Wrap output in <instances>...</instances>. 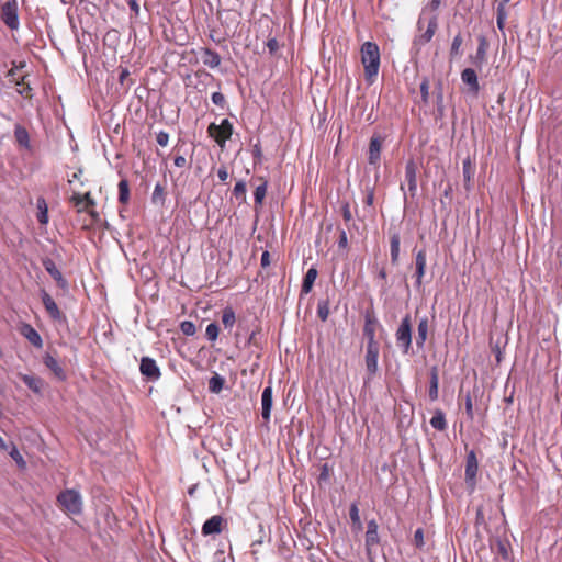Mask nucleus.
<instances>
[{
    "instance_id": "obj_1",
    "label": "nucleus",
    "mask_w": 562,
    "mask_h": 562,
    "mask_svg": "<svg viewBox=\"0 0 562 562\" xmlns=\"http://www.w3.org/2000/svg\"><path fill=\"white\" fill-rule=\"evenodd\" d=\"M440 2H431L429 5H426L418 19L417 29L419 34H417L414 38L413 46L417 50H419L424 45L429 43L437 29H438V7Z\"/></svg>"
},
{
    "instance_id": "obj_2",
    "label": "nucleus",
    "mask_w": 562,
    "mask_h": 562,
    "mask_svg": "<svg viewBox=\"0 0 562 562\" xmlns=\"http://www.w3.org/2000/svg\"><path fill=\"white\" fill-rule=\"evenodd\" d=\"M361 64L364 69V79L373 83L380 69V48L374 42H364L360 48Z\"/></svg>"
},
{
    "instance_id": "obj_3",
    "label": "nucleus",
    "mask_w": 562,
    "mask_h": 562,
    "mask_svg": "<svg viewBox=\"0 0 562 562\" xmlns=\"http://www.w3.org/2000/svg\"><path fill=\"white\" fill-rule=\"evenodd\" d=\"M57 503L67 515H80L82 513V496L74 488L61 491L57 496Z\"/></svg>"
},
{
    "instance_id": "obj_4",
    "label": "nucleus",
    "mask_w": 562,
    "mask_h": 562,
    "mask_svg": "<svg viewBox=\"0 0 562 562\" xmlns=\"http://www.w3.org/2000/svg\"><path fill=\"white\" fill-rule=\"evenodd\" d=\"M395 339L402 352L407 355L412 349V317L409 314H406L403 317L398 328L396 329Z\"/></svg>"
},
{
    "instance_id": "obj_5",
    "label": "nucleus",
    "mask_w": 562,
    "mask_h": 562,
    "mask_svg": "<svg viewBox=\"0 0 562 562\" xmlns=\"http://www.w3.org/2000/svg\"><path fill=\"white\" fill-rule=\"evenodd\" d=\"M69 201L76 207L78 213L87 212L92 218H97L99 216L95 211L97 202L91 192H86L83 194L75 192L70 196Z\"/></svg>"
},
{
    "instance_id": "obj_6",
    "label": "nucleus",
    "mask_w": 562,
    "mask_h": 562,
    "mask_svg": "<svg viewBox=\"0 0 562 562\" xmlns=\"http://www.w3.org/2000/svg\"><path fill=\"white\" fill-rule=\"evenodd\" d=\"M207 134L218 146L223 147L233 134V124L228 119L222 120L221 124L211 123L207 127Z\"/></svg>"
},
{
    "instance_id": "obj_7",
    "label": "nucleus",
    "mask_w": 562,
    "mask_h": 562,
    "mask_svg": "<svg viewBox=\"0 0 562 562\" xmlns=\"http://www.w3.org/2000/svg\"><path fill=\"white\" fill-rule=\"evenodd\" d=\"M0 18L8 27L11 30H18L20 25L18 2H4L1 7Z\"/></svg>"
},
{
    "instance_id": "obj_8",
    "label": "nucleus",
    "mask_w": 562,
    "mask_h": 562,
    "mask_svg": "<svg viewBox=\"0 0 562 562\" xmlns=\"http://www.w3.org/2000/svg\"><path fill=\"white\" fill-rule=\"evenodd\" d=\"M380 353V344H367L366 346V369L370 378L378 372V359Z\"/></svg>"
},
{
    "instance_id": "obj_9",
    "label": "nucleus",
    "mask_w": 562,
    "mask_h": 562,
    "mask_svg": "<svg viewBox=\"0 0 562 562\" xmlns=\"http://www.w3.org/2000/svg\"><path fill=\"white\" fill-rule=\"evenodd\" d=\"M41 299L46 313L53 321H66V316L61 313L54 299L45 290H41Z\"/></svg>"
},
{
    "instance_id": "obj_10",
    "label": "nucleus",
    "mask_w": 562,
    "mask_h": 562,
    "mask_svg": "<svg viewBox=\"0 0 562 562\" xmlns=\"http://www.w3.org/2000/svg\"><path fill=\"white\" fill-rule=\"evenodd\" d=\"M417 170L418 167L416 161L414 159L407 160L405 165V181L412 199H414L417 193Z\"/></svg>"
},
{
    "instance_id": "obj_11",
    "label": "nucleus",
    "mask_w": 562,
    "mask_h": 562,
    "mask_svg": "<svg viewBox=\"0 0 562 562\" xmlns=\"http://www.w3.org/2000/svg\"><path fill=\"white\" fill-rule=\"evenodd\" d=\"M379 323L372 312H367L364 316L363 335L367 338V344H379L376 340V329Z\"/></svg>"
},
{
    "instance_id": "obj_12",
    "label": "nucleus",
    "mask_w": 562,
    "mask_h": 562,
    "mask_svg": "<svg viewBox=\"0 0 562 562\" xmlns=\"http://www.w3.org/2000/svg\"><path fill=\"white\" fill-rule=\"evenodd\" d=\"M139 371L143 375L151 381H156L160 378V369L156 361L149 357H143L140 359Z\"/></svg>"
},
{
    "instance_id": "obj_13",
    "label": "nucleus",
    "mask_w": 562,
    "mask_h": 562,
    "mask_svg": "<svg viewBox=\"0 0 562 562\" xmlns=\"http://www.w3.org/2000/svg\"><path fill=\"white\" fill-rule=\"evenodd\" d=\"M378 529L379 526L374 519L368 521L366 532V550L369 555L371 554V550L380 543Z\"/></svg>"
},
{
    "instance_id": "obj_14",
    "label": "nucleus",
    "mask_w": 562,
    "mask_h": 562,
    "mask_svg": "<svg viewBox=\"0 0 562 562\" xmlns=\"http://www.w3.org/2000/svg\"><path fill=\"white\" fill-rule=\"evenodd\" d=\"M225 524L226 521L221 515H214L203 524L202 535L210 536L221 533Z\"/></svg>"
},
{
    "instance_id": "obj_15",
    "label": "nucleus",
    "mask_w": 562,
    "mask_h": 562,
    "mask_svg": "<svg viewBox=\"0 0 562 562\" xmlns=\"http://www.w3.org/2000/svg\"><path fill=\"white\" fill-rule=\"evenodd\" d=\"M427 266V255L425 249H420L417 251L415 256V277H416V288H420L423 284V279L426 273Z\"/></svg>"
},
{
    "instance_id": "obj_16",
    "label": "nucleus",
    "mask_w": 562,
    "mask_h": 562,
    "mask_svg": "<svg viewBox=\"0 0 562 562\" xmlns=\"http://www.w3.org/2000/svg\"><path fill=\"white\" fill-rule=\"evenodd\" d=\"M43 266H44L45 270L49 273V276L57 282L58 286L63 290H67L68 282L63 277V273L56 267L55 262L52 259L47 258V259L43 260Z\"/></svg>"
},
{
    "instance_id": "obj_17",
    "label": "nucleus",
    "mask_w": 562,
    "mask_h": 562,
    "mask_svg": "<svg viewBox=\"0 0 562 562\" xmlns=\"http://www.w3.org/2000/svg\"><path fill=\"white\" fill-rule=\"evenodd\" d=\"M217 18L227 29L235 27L239 24L240 13L237 10H217Z\"/></svg>"
},
{
    "instance_id": "obj_18",
    "label": "nucleus",
    "mask_w": 562,
    "mask_h": 562,
    "mask_svg": "<svg viewBox=\"0 0 562 562\" xmlns=\"http://www.w3.org/2000/svg\"><path fill=\"white\" fill-rule=\"evenodd\" d=\"M272 409V387L266 386L261 394V416L265 423L270 422Z\"/></svg>"
},
{
    "instance_id": "obj_19",
    "label": "nucleus",
    "mask_w": 562,
    "mask_h": 562,
    "mask_svg": "<svg viewBox=\"0 0 562 562\" xmlns=\"http://www.w3.org/2000/svg\"><path fill=\"white\" fill-rule=\"evenodd\" d=\"M200 57L202 63L210 67V68H216L221 64V56L215 50L207 48V47H201L199 50Z\"/></svg>"
},
{
    "instance_id": "obj_20",
    "label": "nucleus",
    "mask_w": 562,
    "mask_h": 562,
    "mask_svg": "<svg viewBox=\"0 0 562 562\" xmlns=\"http://www.w3.org/2000/svg\"><path fill=\"white\" fill-rule=\"evenodd\" d=\"M43 362L59 381H65L67 379L64 368L55 357L47 353L43 358Z\"/></svg>"
},
{
    "instance_id": "obj_21",
    "label": "nucleus",
    "mask_w": 562,
    "mask_h": 562,
    "mask_svg": "<svg viewBox=\"0 0 562 562\" xmlns=\"http://www.w3.org/2000/svg\"><path fill=\"white\" fill-rule=\"evenodd\" d=\"M382 137L380 135H373L370 139L369 144V164L376 165L380 160L381 148H382Z\"/></svg>"
},
{
    "instance_id": "obj_22",
    "label": "nucleus",
    "mask_w": 562,
    "mask_h": 562,
    "mask_svg": "<svg viewBox=\"0 0 562 562\" xmlns=\"http://www.w3.org/2000/svg\"><path fill=\"white\" fill-rule=\"evenodd\" d=\"M429 333V321L427 316L419 319L417 326L416 345L418 348H424L425 342L428 338Z\"/></svg>"
},
{
    "instance_id": "obj_23",
    "label": "nucleus",
    "mask_w": 562,
    "mask_h": 562,
    "mask_svg": "<svg viewBox=\"0 0 562 562\" xmlns=\"http://www.w3.org/2000/svg\"><path fill=\"white\" fill-rule=\"evenodd\" d=\"M477 459L474 451H470L467 456V463H465V480L467 481H473L476 477L477 474Z\"/></svg>"
},
{
    "instance_id": "obj_24",
    "label": "nucleus",
    "mask_w": 562,
    "mask_h": 562,
    "mask_svg": "<svg viewBox=\"0 0 562 562\" xmlns=\"http://www.w3.org/2000/svg\"><path fill=\"white\" fill-rule=\"evenodd\" d=\"M462 81L470 87V90L477 93L480 90L476 71L472 68H465L461 72Z\"/></svg>"
},
{
    "instance_id": "obj_25",
    "label": "nucleus",
    "mask_w": 562,
    "mask_h": 562,
    "mask_svg": "<svg viewBox=\"0 0 562 562\" xmlns=\"http://www.w3.org/2000/svg\"><path fill=\"white\" fill-rule=\"evenodd\" d=\"M259 184L256 186L254 191L255 205L261 206L267 194L268 181L263 177H258Z\"/></svg>"
},
{
    "instance_id": "obj_26",
    "label": "nucleus",
    "mask_w": 562,
    "mask_h": 562,
    "mask_svg": "<svg viewBox=\"0 0 562 562\" xmlns=\"http://www.w3.org/2000/svg\"><path fill=\"white\" fill-rule=\"evenodd\" d=\"M400 251H401V236L398 233H393L390 237V254H391V261L393 265L398 263Z\"/></svg>"
},
{
    "instance_id": "obj_27",
    "label": "nucleus",
    "mask_w": 562,
    "mask_h": 562,
    "mask_svg": "<svg viewBox=\"0 0 562 562\" xmlns=\"http://www.w3.org/2000/svg\"><path fill=\"white\" fill-rule=\"evenodd\" d=\"M20 378L24 384L34 393H41L44 385V382L41 378L31 374H20Z\"/></svg>"
},
{
    "instance_id": "obj_28",
    "label": "nucleus",
    "mask_w": 562,
    "mask_h": 562,
    "mask_svg": "<svg viewBox=\"0 0 562 562\" xmlns=\"http://www.w3.org/2000/svg\"><path fill=\"white\" fill-rule=\"evenodd\" d=\"M21 333L33 346L42 347L43 340L40 334L30 324H25Z\"/></svg>"
},
{
    "instance_id": "obj_29",
    "label": "nucleus",
    "mask_w": 562,
    "mask_h": 562,
    "mask_svg": "<svg viewBox=\"0 0 562 562\" xmlns=\"http://www.w3.org/2000/svg\"><path fill=\"white\" fill-rule=\"evenodd\" d=\"M317 274H318L317 269L314 267H312L307 270V272L304 276L303 283H302V289H301L302 294H308L312 291V288L317 278Z\"/></svg>"
},
{
    "instance_id": "obj_30",
    "label": "nucleus",
    "mask_w": 562,
    "mask_h": 562,
    "mask_svg": "<svg viewBox=\"0 0 562 562\" xmlns=\"http://www.w3.org/2000/svg\"><path fill=\"white\" fill-rule=\"evenodd\" d=\"M36 207H37V221L42 225H46L48 223V206L46 203V200L43 196L37 198L36 201Z\"/></svg>"
},
{
    "instance_id": "obj_31",
    "label": "nucleus",
    "mask_w": 562,
    "mask_h": 562,
    "mask_svg": "<svg viewBox=\"0 0 562 562\" xmlns=\"http://www.w3.org/2000/svg\"><path fill=\"white\" fill-rule=\"evenodd\" d=\"M438 387H439L438 370L436 367H432L431 371H430V384H429V390H428V395L431 401H436L438 398Z\"/></svg>"
},
{
    "instance_id": "obj_32",
    "label": "nucleus",
    "mask_w": 562,
    "mask_h": 562,
    "mask_svg": "<svg viewBox=\"0 0 562 562\" xmlns=\"http://www.w3.org/2000/svg\"><path fill=\"white\" fill-rule=\"evenodd\" d=\"M430 425L432 428L439 431H443L447 429L446 416L441 409H436L434 412V416L430 419Z\"/></svg>"
},
{
    "instance_id": "obj_33",
    "label": "nucleus",
    "mask_w": 562,
    "mask_h": 562,
    "mask_svg": "<svg viewBox=\"0 0 562 562\" xmlns=\"http://www.w3.org/2000/svg\"><path fill=\"white\" fill-rule=\"evenodd\" d=\"M119 202L127 204L130 202V183L127 179H121L119 182Z\"/></svg>"
},
{
    "instance_id": "obj_34",
    "label": "nucleus",
    "mask_w": 562,
    "mask_h": 562,
    "mask_svg": "<svg viewBox=\"0 0 562 562\" xmlns=\"http://www.w3.org/2000/svg\"><path fill=\"white\" fill-rule=\"evenodd\" d=\"M225 384V379L217 373L209 380V391L214 394H218Z\"/></svg>"
},
{
    "instance_id": "obj_35",
    "label": "nucleus",
    "mask_w": 562,
    "mask_h": 562,
    "mask_svg": "<svg viewBox=\"0 0 562 562\" xmlns=\"http://www.w3.org/2000/svg\"><path fill=\"white\" fill-rule=\"evenodd\" d=\"M14 136H15V139L16 142L24 146V147H29V143H30V136H29V133L27 131L21 126V125H18L14 130Z\"/></svg>"
},
{
    "instance_id": "obj_36",
    "label": "nucleus",
    "mask_w": 562,
    "mask_h": 562,
    "mask_svg": "<svg viewBox=\"0 0 562 562\" xmlns=\"http://www.w3.org/2000/svg\"><path fill=\"white\" fill-rule=\"evenodd\" d=\"M349 516L352 521L353 529L360 531L362 529V522L359 515V508L357 504H351L349 509Z\"/></svg>"
},
{
    "instance_id": "obj_37",
    "label": "nucleus",
    "mask_w": 562,
    "mask_h": 562,
    "mask_svg": "<svg viewBox=\"0 0 562 562\" xmlns=\"http://www.w3.org/2000/svg\"><path fill=\"white\" fill-rule=\"evenodd\" d=\"M317 316L323 321L326 322L329 316V300L328 299H322L317 303Z\"/></svg>"
},
{
    "instance_id": "obj_38",
    "label": "nucleus",
    "mask_w": 562,
    "mask_h": 562,
    "mask_svg": "<svg viewBox=\"0 0 562 562\" xmlns=\"http://www.w3.org/2000/svg\"><path fill=\"white\" fill-rule=\"evenodd\" d=\"M236 322L235 312L232 307H225L222 315V323L225 328H232Z\"/></svg>"
},
{
    "instance_id": "obj_39",
    "label": "nucleus",
    "mask_w": 562,
    "mask_h": 562,
    "mask_svg": "<svg viewBox=\"0 0 562 562\" xmlns=\"http://www.w3.org/2000/svg\"><path fill=\"white\" fill-rule=\"evenodd\" d=\"M462 171H463L464 180L467 182H470L472 180L473 176H474V172H475V169L472 166L470 158H467L465 160H463Z\"/></svg>"
},
{
    "instance_id": "obj_40",
    "label": "nucleus",
    "mask_w": 562,
    "mask_h": 562,
    "mask_svg": "<svg viewBox=\"0 0 562 562\" xmlns=\"http://www.w3.org/2000/svg\"><path fill=\"white\" fill-rule=\"evenodd\" d=\"M486 46H487V44H486L485 38L481 37L480 44H479V47L476 50V55H475V64H482L485 60Z\"/></svg>"
},
{
    "instance_id": "obj_41",
    "label": "nucleus",
    "mask_w": 562,
    "mask_h": 562,
    "mask_svg": "<svg viewBox=\"0 0 562 562\" xmlns=\"http://www.w3.org/2000/svg\"><path fill=\"white\" fill-rule=\"evenodd\" d=\"M233 194L237 200H240L241 202L246 201V184L244 181H238L235 184Z\"/></svg>"
},
{
    "instance_id": "obj_42",
    "label": "nucleus",
    "mask_w": 562,
    "mask_h": 562,
    "mask_svg": "<svg viewBox=\"0 0 562 562\" xmlns=\"http://www.w3.org/2000/svg\"><path fill=\"white\" fill-rule=\"evenodd\" d=\"M462 43H463V38H462L461 34L459 33L453 37V41L451 44L450 56L452 58L460 54V47H461Z\"/></svg>"
},
{
    "instance_id": "obj_43",
    "label": "nucleus",
    "mask_w": 562,
    "mask_h": 562,
    "mask_svg": "<svg viewBox=\"0 0 562 562\" xmlns=\"http://www.w3.org/2000/svg\"><path fill=\"white\" fill-rule=\"evenodd\" d=\"M220 328L216 323H210L206 327L205 335L210 341H215L218 337Z\"/></svg>"
},
{
    "instance_id": "obj_44",
    "label": "nucleus",
    "mask_w": 562,
    "mask_h": 562,
    "mask_svg": "<svg viewBox=\"0 0 562 562\" xmlns=\"http://www.w3.org/2000/svg\"><path fill=\"white\" fill-rule=\"evenodd\" d=\"M153 202L154 203H162L164 200H165V188L160 184V183H157L154 188V191H153Z\"/></svg>"
},
{
    "instance_id": "obj_45",
    "label": "nucleus",
    "mask_w": 562,
    "mask_h": 562,
    "mask_svg": "<svg viewBox=\"0 0 562 562\" xmlns=\"http://www.w3.org/2000/svg\"><path fill=\"white\" fill-rule=\"evenodd\" d=\"M498 554L499 557L496 558V561L498 560L499 562H513L506 544L499 543Z\"/></svg>"
},
{
    "instance_id": "obj_46",
    "label": "nucleus",
    "mask_w": 562,
    "mask_h": 562,
    "mask_svg": "<svg viewBox=\"0 0 562 562\" xmlns=\"http://www.w3.org/2000/svg\"><path fill=\"white\" fill-rule=\"evenodd\" d=\"M180 329L187 336H193L196 331L195 325L190 321H183L180 324Z\"/></svg>"
},
{
    "instance_id": "obj_47",
    "label": "nucleus",
    "mask_w": 562,
    "mask_h": 562,
    "mask_svg": "<svg viewBox=\"0 0 562 562\" xmlns=\"http://www.w3.org/2000/svg\"><path fill=\"white\" fill-rule=\"evenodd\" d=\"M420 94L423 102L427 104L429 100V80L427 78H424L420 83Z\"/></svg>"
},
{
    "instance_id": "obj_48",
    "label": "nucleus",
    "mask_w": 562,
    "mask_h": 562,
    "mask_svg": "<svg viewBox=\"0 0 562 562\" xmlns=\"http://www.w3.org/2000/svg\"><path fill=\"white\" fill-rule=\"evenodd\" d=\"M8 79L10 82H14L16 86L21 85L24 80V76L19 74V69H11L8 72Z\"/></svg>"
},
{
    "instance_id": "obj_49",
    "label": "nucleus",
    "mask_w": 562,
    "mask_h": 562,
    "mask_svg": "<svg viewBox=\"0 0 562 562\" xmlns=\"http://www.w3.org/2000/svg\"><path fill=\"white\" fill-rule=\"evenodd\" d=\"M505 20H506V13H505V10H504V5L501 2L499 5L497 7V26L501 30H503V27L505 25Z\"/></svg>"
},
{
    "instance_id": "obj_50",
    "label": "nucleus",
    "mask_w": 562,
    "mask_h": 562,
    "mask_svg": "<svg viewBox=\"0 0 562 562\" xmlns=\"http://www.w3.org/2000/svg\"><path fill=\"white\" fill-rule=\"evenodd\" d=\"M20 89H18V93L23 98L31 99L32 98V88L29 83H25L24 80L21 81Z\"/></svg>"
},
{
    "instance_id": "obj_51",
    "label": "nucleus",
    "mask_w": 562,
    "mask_h": 562,
    "mask_svg": "<svg viewBox=\"0 0 562 562\" xmlns=\"http://www.w3.org/2000/svg\"><path fill=\"white\" fill-rule=\"evenodd\" d=\"M464 405H465V414H467L468 418H469L470 420H473V419H474L473 403H472V397H471V395H470V394H468V395L465 396V403H464Z\"/></svg>"
},
{
    "instance_id": "obj_52",
    "label": "nucleus",
    "mask_w": 562,
    "mask_h": 562,
    "mask_svg": "<svg viewBox=\"0 0 562 562\" xmlns=\"http://www.w3.org/2000/svg\"><path fill=\"white\" fill-rule=\"evenodd\" d=\"M414 542L417 548H423L425 544L424 541V530L418 528L414 533Z\"/></svg>"
},
{
    "instance_id": "obj_53",
    "label": "nucleus",
    "mask_w": 562,
    "mask_h": 562,
    "mask_svg": "<svg viewBox=\"0 0 562 562\" xmlns=\"http://www.w3.org/2000/svg\"><path fill=\"white\" fill-rule=\"evenodd\" d=\"M10 456L19 464L20 468L25 467V461L15 447L11 450Z\"/></svg>"
},
{
    "instance_id": "obj_54",
    "label": "nucleus",
    "mask_w": 562,
    "mask_h": 562,
    "mask_svg": "<svg viewBox=\"0 0 562 562\" xmlns=\"http://www.w3.org/2000/svg\"><path fill=\"white\" fill-rule=\"evenodd\" d=\"M212 102L221 108H223L225 105V97L223 93L221 92H213L212 93Z\"/></svg>"
},
{
    "instance_id": "obj_55",
    "label": "nucleus",
    "mask_w": 562,
    "mask_h": 562,
    "mask_svg": "<svg viewBox=\"0 0 562 562\" xmlns=\"http://www.w3.org/2000/svg\"><path fill=\"white\" fill-rule=\"evenodd\" d=\"M156 140L160 146L165 147L168 145L169 134L165 131H160L156 136Z\"/></svg>"
},
{
    "instance_id": "obj_56",
    "label": "nucleus",
    "mask_w": 562,
    "mask_h": 562,
    "mask_svg": "<svg viewBox=\"0 0 562 562\" xmlns=\"http://www.w3.org/2000/svg\"><path fill=\"white\" fill-rule=\"evenodd\" d=\"M363 202L368 206H373V202H374V190H373V188H367L366 196H364Z\"/></svg>"
},
{
    "instance_id": "obj_57",
    "label": "nucleus",
    "mask_w": 562,
    "mask_h": 562,
    "mask_svg": "<svg viewBox=\"0 0 562 562\" xmlns=\"http://www.w3.org/2000/svg\"><path fill=\"white\" fill-rule=\"evenodd\" d=\"M338 246H339V248H344V249L347 248V246H348L347 233L344 229H340Z\"/></svg>"
},
{
    "instance_id": "obj_58",
    "label": "nucleus",
    "mask_w": 562,
    "mask_h": 562,
    "mask_svg": "<svg viewBox=\"0 0 562 562\" xmlns=\"http://www.w3.org/2000/svg\"><path fill=\"white\" fill-rule=\"evenodd\" d=\"M267 47L270 54H274L279 49V43L276 38H269L267 42Z\"/></svg>"
},
{
    "instance_id": "obj_59",
    "label": "nucleus",
    "mask_w": 562,
    "mask_h": 562,
    "mask_svg": "<svg viewBox=\"0 0 562 562\" xmlns=\"http://www.w3.org/2000/svg\"><path fill=\"white\" fill-rule=\"evenodd\" d=\"M228 171H227V168L225 166H221L220 169L217 170V177L218 179L222 181V182H226V180L228 179Z\"/></svg>"
},
{
    "instance_id": "obj_60",
    "label": "nucleus",
    "mask_w": 562,
    "mask_h": 562,
    "mask_svg": "<svg viewBox=\"0 0 562 562\" xmlns=\"http://www.w3.org/2000/svg\"><path fill=\"white\" fill-rule=\"evenodd\" d=\"M329 477V467L327 463H324L319 473V481H327Z\"/></svg>"
},
{
    "instance_id": "obj_61",
    "label": "nucleus",
    "mask_w": 562,
    "mask_h": 562,
    "mask_svg": "<svg viewBox=\"0 0 562 562\" xmlns=\"http://www.w3.org/2000/svg\"><path fill=\"white\" fill-rule=\"evenodd\" d=\"M342 217H344L345 222H350L351 221L352 215H351V211H350L349 204H345L342 206Z\"/></svg>"
},
{
    "instance_id": "obj_62",
    "label": "nucleus",
    "mask_w": 562,
    "mask_h": 562,
    "mask_svg": "<svg viewBox=\"0 0 562 562\" xmlns=\"http://www.w3.org/2000/svg\"><path fill=\"white\" fill-rule=\"evenodd\" d=\"M261 267L266 268L270 265V254L268 250L263 251L260 259Z\"/></svg>"
},
{
    "instance_id": "obj_63",
    "label": "nucleus",
    "mask_w": 562,
    "mask_h": 562,
    "mask_svg": "<svg viewBox=\"0 0 562 562\" xmlns=\"http://www.w3.org/2000/svg\"><path fill=\"white\" fill-rule=\"evenodd\" d=\"M173 164L178 168H183L187 166V159L184 156H177L175 157Z\"/></svg>"
},
{
    "instance_id": "obj_64",
    "label": "nucleus",
    "mask_w": 562,
    "mask_h": 562,
    "mask_svg": "<svg viewBox=\"0 0 562 562\" xmlns=\"http://www.w3.org/2000/svg\"><path fill=\"white\" fill-rule=\"evenodd\" d=\"M130 76V71L128 69L124 68L121 70L120 75H119V81L121 83H124V81L126 80V78Z\"/></svg>"
}]
</instances>
